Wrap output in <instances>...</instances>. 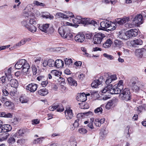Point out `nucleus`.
<instances>
[{
  "label": "nucleus",
  "instance_id": "nucleus-1",
  "mask_svg": "<svg viewBox=\"0 0 146 146\" xmlns=\"http://www.w3.org/2000/svg\"><path fill=\"white\" fill-rule=\"evenodd\" d=\"M17 69L22 68L23 72L25 75L29 74L30 66L26 60L21 59L18 61L15 64V66Z\"/></svg>",
  "mask_w": 146,
  "mask_h": 146
},
{
  "label": "nucleus",
  "instance_id": "nucleus-2",
  "mask_svg": "<svg viewBox=\"0 0 146 146\" xmlns=\"http://www.w3.org/2000/svg\"><path fill=\"white\" fill-rule=\"evenodd\" d=\"M73 21L74 23H83L85 25L90 24L94 26H96L98 25L97 22L94 21L92 20L90 21L89 18H83L79 16H77L76 18L73 19Z\"/></svg>",
  "mask_w": 146,
  "mask_h": 146
},
{
  "label": "nucleus",
  "instance_id": "nucleus-3",
  "mask_svg": "<svg viewBox=\"0 0 146 146\" xmlns=\"http://www.w3.org/2000/svg\"><path fill=\"white\" fill-rule=\"evenodd\" d=\"M139 84L138 81L135 78H132L129 83L128 86L130 89L133 91H142L143 86L141 85L140 86H138Z\"/></svg>",
  "mask_w": 146,
  "mask_h": 146
},
{
  "label": "nucleus",
  "instance_id": "nucleus-4",
  "mask_svg": "<svg viewBox=\"0 0 146 146\" xmlns=\"http://www.w3.org/2000/svg\"><path fill=\"white\" fill-rule=\"evenodd\" d=\"M113 24H111V21L106 20L102 21L100 23L101 28L99 29L103 30H107L110 31H113L115 29L116 27L113 25Z\"/></svg>",
  "mask_w": 146,
  "mask_h": 146
},
{
  "label": "nucleus",
  "instance_id": "nucleus-5",
  "mask_svg": "<svg viewBox=\"0 0 146 146\" xmlns=\"http://www.w3.org/2000/svg\"><path fill=\"white\" fill-rule=\"evenodd\" d=\"M59 33L61 36L64 38L68 40H71L72 37V34L67 29H64L62 27L58 29Z\"/></svg>",
  "mask_w": 146,
  "mask_h": 146
},
{
  "label": "nucleus",
  "instance_id": "nucleus-6",
  "mask_svg": "<svg viewBox=\"0 0 146 146\" xmlns=\"http://www.w3.org/2000/svg\"><path fill=\"white\" fill-rule=\"evenodd\" d=\"M123 89V86L121 85L120 86H116L115 85L112 87V84H110V85L107 86L104 88L101 91H121Z\"/></svg>",
  "mask_w": 146,
  "mask_h": 146
},
{
  "label": "nucleus",
  "instance_id": "nucleus-7",
  "mask_svg": "<svg viewBox=\"0 0 146 146\" xmlns=\"http://www.w3.org/2000/svg\"><path fill=\"white\" fill-rule=\"evenodd\" d=\"M105 37L104 35L102 33H100L96 34L93 38L94 43L95 44H100Z\"/></svg>",
  "mask_w": 146,
  "mask_h": 146
},
{
  "label": "nucleus",
  "instance_id": "nucleus-8",
  "mask_svg": "<svg viewBox=\"0 0 146 146\" xmlns=\"http://www.w3.org/2000/svg\"><path fill=\"white\" fill-rule=\"evenodd\" d=\"M117 93L116 94H119V97L122 100L128 101L131 99L130 92H120Z\"/></svg>",
  "mask_w": 146,
  "mask_h": 146
},
{
  "label": "nucleus",
  "instance_id": "nucleus-9",
  "mask_svg": "<svg viewBox=\"0 0 146 146\" xmlns=\"http://www.w3.org/2000/svg\"><path fill=\"white\" fill-rule=\"evenodd\" d=\"M90 95L89 94H86L84 92L78 93L76 97V99L78 101L84 102L87 100V96Z\"/></svg>",
  "mask_w": 146,
  "mask_h": 146
},
{
  "label": "nucleus",
  "instance_id": "nucleus-10",
  "mask_svg": "<svg viewBox=\"0 0 146 146\" xmlns=\"http://www.w3.org/2000/svg\"><path fill=\"white\" fill-rule=\"evenodd\" d=\"M135 54L138 57H146V50L143 48L137 49L135 52Z\"/></svg>",
  "mask_w": 146,
  "mask_h": 146
},
{
  "label": "nucleus",
  "instance_id": "nucleus-11",
  "mask_svg": "<svg viewBox=\"0 0 146 146\" xmlns=\"http://www.w3.org/2000/svg\"><path fill=\"white\" fill-rule=\"evenodd\" d=\"M133 21L137 26H138L143 23L142 15L141 14H137L136 16Z\"/></svg>",
  "mask_w": 146,
  "mask_h": 146
},
{
  "label": "nucleus",
  "instance_id": "nucleus-12",
  "mask_svg": "<svg viewBox=\"0 0 146 146\" xmlns=\"http://www.w3.org/2000/svg\"><path fill=\"white\" fill-rule=\"evenodd\" d=\"M11 129L12 127L10 125H3L2 121V125L0 127V133L8 132L11 131Z\"/></svg>",
  "mask_w": 146,
  "mask_h": 146
},
{
  "label": "nucleus",
  "instance_id": "nucleus-13",
  "mask_svg": "<svg viewBox=\"0 0 146 146\" xmlns=\"http://www.w3.org/2000/svg\"><path fill=\"white\" fill-rule=\"evenodd\" d=\"M64 112L65 117L67 119H72L73 116L72 111L70 108H66Z\"/></svg>",
  "mask_w": 146,
  "mask_h": 146
},
{
  "label": "nucleus",
  "instance_id": "nucleus-14",
  "mask_svg": "<svg viewBox=\"0 0 146 146\" xmlns=\"http://www.w3.org/2000/svg\"><path fill=\"white\" fill-rule=\"evenodd\" d=\"M85 39L84 35L82 33H79L74 37L75 41L78 42H82Z\"/></svg>",
  "mask_w": 146,
  "mask_h": 146
},
{
  "label": "nucleus",
  "instance_id": "nucleus-15",
  "mask_svg": "<svg viewBox=\"0 0 146 146\" xmlns=\"http://www.w3.org/2000/svg\"><path fill=\"white\" fill-rule=\"evenodd\" d=\"M127 31V34L129 36V38L133 37L136 36L138 33V30L136 29H132Z\"/></svg>",
  "mask_w": 146,
  "mask_h": 146
},
{
  "label": "nucleus",
  "instance_id": "nucleus-16",
  "mask_svg": "<svg viewBox=\"0 0 146 146\" xmlns=\"http://www.w3.org/2000/svg\"><path fill=\"white\" fill-rule=\"evenodd\" d=\"M115 92H114V93H111V92H101V94L103 96V99L105 100L109 99L111 97V94H117Z\"/></svg>",
  "mask_w": 146,
  "mask_h": 146
},
{
  "label": "nucleus",
  "instance_id": "nucleus-17",
  "mask_svg": "<svg viewBox=\"0 0 146 146\" xmlns=\"http://www.w3.org/2000/svg\"><path fill=\"white\" fill-rule=\"evenodd\" d=\"M117 79L116 75L115 74H113L110 76H109L106 81V84L108 86L110 85L112 81L116 80Z\"/></svg>",
  "mask_w": 146,
  "mask_h": 146
},
{
  "label": "nucleus",
  "instance_id": "nucleus-18",
  "mask_svg": "<svg viewBox=\"0 0 146 146\" xmlns=\"http://www.w3.org/2000/svg\"><path fill=\"white\" fill-rule=\"evenodd\" d=\"M127 31L125 32L124 31H119L118 35L119 37L122 39L127 40L129 39V36H128Z\"/></svg>",
  "mask_w": 146,
  "mask_h": 146
},
{
  "label": "nucleus",
  "instance_id": "nucleus-19",
  "mask_svg": "<svg viewBox=\"0 0 146 146\" xmlns=\"http://www.w3.org/2000/svg\"><path fill=\"white\" fill-rule=\"evenodd\" d=\"M49 24H45L43 25H40L38 26V28L42 31L47 33H48V29L49 28Z\"/></svg>",
  "mask_w": 146,
  "mask_h": 146
},
{
  "label": "nucleus",
  "instance_id": "nucleus-20",
  "mask_svg": "<svg viewBox=\"0 0 146 146\" xmlns=\"http://www.w3.org/2000/svg\"><path fill=\"white\" fill-rule=\"evenodd\" d=\"M129 20V17H124L122 18H119L117 19L116 22L119 25H122L126 22H128Z\"/></svg>",
  "mask_w": 146,
  "mask_h": 146
},
{
  "label": "nucleus",
  "instance_id": "nucleus-21",
  "mask_svg": "<svg viewBox=\"0 0 146 146\" xmlns=\"http://www.w3.org/2000/svg\"><path fill=\"white\" fill-rule=\"evenodd\" d=\"M38 85L36 84H29L26 87V89L30 91H35L38 88Z\"/></svg>",
  "mask_w": 146,
  "mask_h": 146
},
{
  "label": "nucleus",
  "instance_id": "nucleus-22",
  "mask_svg": "<svg viewBox=\"0 0 146 146\" xmlns=\"http://www.w3.org/2000/svg\"><path fill=\"white\" fill-rule=\"evenodd\" d=\"M115 100H109L106 105V108L109 110L115 105Z\"/></svg>",
  "mask_w": 146,
  "mask_h": 146
},
{
  "label": "nucleus",
  "instance_id": "nucleus-23",
  "mask_svg": "<svg viewBox=\"0 0 146 146\" xmlns=\"http://www.w3.org/2000/svg\"><path fill=\"white\" fill-rule=\"evenodd\" d=\"M30 39L29 38H24L20 42L13 46V47L16 48L17 47L20 46L24 44L27 41H29Z\"/></svg>",
  "mask_w": 146,
  "mask_h": 146
},
{
  "label": "nucleus",
  "instance_id": "nucleus-24",
  "mask_svg": "<svg viewBox=\"0 0 146 146\" xmlns=\"http://www.w3.org/2000/svg\"><path fill=\"white\" fill-rule=\"evenodd\" d=\"M83 113H78L77 115V117L78 118L75 121L74 123L73 124V125L74 127H78L79 126L80 121V117L83 115Z\"/></svg>",
  "mask_w": 146,
  "mask_h": 146
},
{
  "label": "nucleus",
  "instance_id": "nucleus-25",
  "mask_svg": "<svg viewBox=\"0 0 146 146\" xmlns=\"http://www.w3.org/2000/svg\"><path fill=\"white\" fill-rule=\"evenodd\" d=\"M113 43L112 40L110 39H107L103 43V47L105 48H109Z\"/></svg>",
  "mask_w": 146,
  "mask_h": 146
},
{
  "label": "nucleus",
  "instance_id": "nucleus-26",
  "mask_svg": "<svg viewBox=\"0 0 146 146\" xmlns=\"http://www.w3.org/2000/svg\"><path fill=\"white\" fill-rule=\"evenodd\" d=\"M26 132V131L25 130L21 129L17 131L16 133L15 134L14 136L17 138L23 136Z\"/></svg>",
  "mask_w": 146,
  "mask_h": 146
},
{
  "label": "nucleus",
  "instance_id": "nucleus-27",
  "mask_svg": "<svg viewBox=\"0 0 146 146\" xmlns=\"http://www.w3.org/2000/svg\"><path fill=\"white\" fill-rule=\"evenodd\" d=\"M55 63V66L57 68H59L62 67L64 65V62L61 59H57L56 60Z\"/></svg>",
  "mask_w": 146,
  "mask_h": 146
},
{
  "label": "nucleus",
  "instance_id": "nucleus-28",
  "mask_svg": "<svg viewBox=\"0 0 146 146\" xmlns=\"http://www.w3.org/2000/svg\"><path fill=\"white\" fill-rule=\"evenodd\" d=\"M105 119L103 118L100 119L99 118H97L95 119V121H94L95 125L98 127H100L101 124L104 123L105 121Z\"/></svg>",
  "mask_w": 146,
  "mask_h": 146
},
{
  "label": "nucleus",
  "instance_id": "nucleus-29",
  "mask_svg": "<svg viewBox=\"0 0 146 146\" xmlns=\"http://www.w3.org/2000/svg\"><path fill=\"white\" fill-rule=\"evenodd\" d=\"M143 41L140 39L139 38L133 40L132 42V45L133 46H135L137 45H140L142 44Z\"/></svg>",
  "mask_w": 146,
  "mask_h": 146
},
{
  "label": "nucleus",
  "instance_id": "nucleus-30",
  "mask_svg": "<svg viewBox=\"0 0 146 146\" xmlns=\"http://www.w3.org/2000/svg\"><path fill=\"white\" fill-rule=\"evenodd\" d=\"M123 45V43L121 41L115 40L114 42L113 46L115 47L120 48Z\"/></svg>",
  "mask_w": 146,
  "mask_h": 146
},
{
  "label": "nucleus",
  "instance_id": "nucleus-31",
  "mask_svg": "<svg viewBox=\"0 0 146 146\" xmlns=\"http://www.w3.org/2000/svg\"><path fill=\"white\" fill-rule=\"evenodd\" d=\"M67 80L69 84L71 86H76L77 85L76 81L72 77H69L68 78Z\"/></svg>",
  "mask_w": 146,
  "mask_h": 146
},
{
  "label": "nucleus",
  "instance_id": "nucleus-32",
  "mask_svg": "<svg viewBox=\"0 0 146 146\" xmlns=\"http://www.w3.org/2000/svg\"><path fill=\"white\" fill-rule=\"evenodd\" d=\"M69 142L71 146H76L77 142L76 141L75 137L74 136H72L70 137Z\"/></svg>",
  "mask_w": 146,
  "mask_h": 146
},
{
  "label": "nucleus",
  "instance_id": "nucleus-33",
  "mask_svg": "<svg viewBox=\"0 0 146 146\" xmlns=\"http://www.w3.org/2000/svg\"><path fill=\"white\" fill-rule=\"evenodd\" d=\"M102 83L99 80H94L92 83L91 86L93 88H96L98 86Z\"/></svg>",
  "mask_w": 146,
  "mask_h": 146
},
{
  "label": "nucleus",
  "instance_id": "nucleus-34",
  "mask_svg": "<svg viewBox=\"0 0 146 146\" xmlns=\"http://www.w3.org/2000/svg\"><path fill=\"white\" fill-rule=\"evenodd\" d=\"M10 84L12 87L15 88H17L18 86V82L15 79H12L10 81Z\"/></svg>",
  "mask_w": 146,
  "mask_h": 146
},
{
  "label": "nucleus",
  "instance_id": "nucleus-35",
  "mask_svg": "<svg viewBox=\"0 0 146 146\" xmlns=\"http://www.w3.org/2000/svg\"><path fill=\"white\" fill-rule=\"evenodd\" d=\"M4 105L5 106L8 107L9 109H12L14 107L13 103L11 101L8 100L5 102Z\"/></svg>",
  "mask_w": 146,
  "mask_h": 146
},
{
  "label": "nucleus",
  "instance_id": "nucleus-36",
  "mask_svg": "<svg viewBox=\"0 0 146 146\" xmlns=\"http://www.w3.org/2000/svg\"><path fill=\"white\" fill-rule=\"evenodd\" d=\"M0 116L6 118H11L13 116L12 114L10 113H6L4 112H0Z\"/></svg>",
  "mask_w": 146,
  "mask_h": 146
},
{
  "label": "nucleus",
  "instance_id": "nucleus-37",
  "mask_svg": "<svg viewBox=\"0 0 146 146\" xmlns=\"http://www.w3.org/2000/svg\"><path fill=\"white\" fill-rule=\"evenodd\" d=\"M11 67L9 68L7 70H6L5 72V74L7 78L10 79L12 78V75L11 74Z\"/></svg>",
  "mask_w": 146,
  "mask_h": 146
},
{
  "label": "nucleus",
  "instance_id": "nucleus-38",
  "mask_svg": "<svg viewBox=\"0 0 146 146\" xmlns=\"http://www.w3.org/2000/svg\"><path fill=\"white\" fill-rule=\"evenodd\" d=\"M29 24L30 25H35L36 24V22L35 19V17L33 16L32 17H31L29 18Z\"/></svg>",
  "mask_w": 146,
  "mask_h": 146
},
{
  "label": "nucleus",
  "instance_id": "nucleus-39",
  "mask_svg": "<svg viewBox=\"0 0 146 146\" xmlns=\"http://www.w3.org/2000/svg\"><path fill=\"white\" fill-rule=\"evenodd\" d=\"M33 4L37 6L44 7L46 6L45 3L39 2L37 1H35L33 2Z\"/></svg>",
  "mask_w": 146,
  "mask_h": 146
},
{
  "label": "nucleus",
  "instance_id": "nucleus-40",
  "mask_svg": "<svg viewBox=\"0 0 146 146\" xmlns=\"http://www.w3.org/2000/svg\"><path fill=\"white\" fill-rule=\"evenodd\" d=\"M108 133V131L106 130H104L103 131H101L100 133V138L102 139H104L106 137Z\"/></svg>",
  "mask_w": 146,
  "mask_h": 146
},
{
  "label": "nucleus",
  "instance_id": "nucleus-41",
  "mask_svg": "<svg viewBox=\"0 0 146 146\" xmlns=\"http://www.w3.org/2000/svg\"><path fill=\"white\" fill-rule=\"evenodd\" d=\"M51 73L54 75L55 76L59 77L61 76L60 75L61 74V73L60 72L56 70H52L51 71Z\"/></svg>",
  "mask_w": 146,
  "mask_h": 146
},
{
  "label": "nucleus",
  "instance_id": "nucleus-42",
  "mask_svg": "<svg viewBox=\"0 0 146 146\" xmlns=\"http://www.w3.org/2000/svg\"><path fill=\"white\" fill-rule=\"evenodd\" d=\"M28 28H28L27 29L29 31L33 33H34L36 30V27L33 25H30Z\"/></svg>",
  "mask_w": 146,
  "mask_h": 146
},
{
  "label": "nucleus",
  "instance_id": "nucleus-43",
  "mask_svg": "<svg viewBox=\"0 0 146 146\" xmlns=\"http://www.w3.org/2000/svg\"><path fill=\"white\" fill-rule=\"evenodd\" d=\"M9 134L7 133H3L1 136L0 137V139L1 141L6 140L9 136Z\"/></svg>",
  "mask_w": 146,
  "mask_h": 146
},
{
  "label": "nucleus",
  "instance_id": "nucleus-44",
  "mask_svg": "<svg viewBox=\"0 0 146 146\" xmlns=\"http://www.w3.org/2000/svg\"><path fill=\"white\" fill-rule=\"evenodd\" d=\"M22 25L25 28L29 29L28 27L29 26V23H28V21L26 20H24L22 21L21 22Z\"/></svg>",
  "mask_w": 146,
  "mask_h": 146
},
{
  "label": "nucleus",
  "instance_id": "nucleus-45",
  "mask_svg": "<svg viewBox=\"0 0 146 146\" xmlns=\"http://www.w3.org/2000/svg\"><path fill=\"white\" fill-rule=\"evenodd\" d=\"M24 15L25 17H29V18L34 16L33 14L30 11L27 12L26 11H24Z\"/></svg>",
  "mask_w": 146,
  "mask_h": 146
},
{
  "label": "nucleus",
  "instance_id": "nucleus-46",
  "mask_svg": "<svg viewBox=\"0 0 146 146\" xmlns=\"http://www.w3.org/2000/svg\"><path fill=\"white\" fill-rule=\"evenodd\" d=\"M55 62L52 59H49L48 60V66L50 67L55 66Z\"/></svg>",
  "mask_w": 146,
  "mask_h": 146
},
{
  "label": "nucleus",
  "instance_id": "nucleus-47",
  "mask_svg": "<svg viewBox=\"0 0 146 146\" xmlns=\"http://www.w3.org/2000/svg\"><path fill=\"white\" fill-rule=\"evenodd\" d=\"M78 132L82 135L86 134L88 132L87 130L84 128H80L78 130Z\"/></svg>",
  "mask_w": 146,
  "mask_h": 146
},
{
  "label": "nucleus",
  "instance_id": "nucleus-48",
  "mask_svg": "<svg viewBox=\"0 0 146 146\" xmlns=\"http://www.w3.org/2000/svg\"><path fill=\"white\" fill-rule=\"evenodd\" d=\"M9 78L7 79L6 76H3L1 77L0 79L3 83H4V84L6 85L9 81Z\"/></svg>",
  "mask_w": 146,
  "mask_h": 146
},
{
  "label": "nucleus",
  "instance_id": "nucleus-49",
  "mask_svg": "<svg viewBox=\"0 0 146 146\" xmlns=\"http://www.w3.org/2000/svg\"><path fill=\"white\" fill-rule=\"evenodd\" d=\"M65 64L67 65H70L72 63V60L71 59L65 58L64 59Z\"/></svg>",
  "mask_w": 146,
  "mask_h": 146
},
{
  "label": "nucleus",
  "instance_id": "nucleus-50",
  "mask_svg": "<svg viewBox=\"0 0 146 146\" xmlns=\"http://www.w3.org/2000/svg\"><path fill=\"white\" fill-rule=\"evenodd\" d=\"M103 109L101 107H100L97 108L94 110V112L96 113L101 114L102 113Z\"/></svg>",
  "mask_w": 146,
  "mask_h": 146
},
{
  "label": "nucleus",
  "instance_id": "nucleus-51",
  "mask_svg": "<svg viewBox=\"0 0 146 146\" xmlns=\"http://www.w3.org/2000/svg\"><path fill=\"white\" fill-rule=\"evenodd\" d=\"M20 101L22 103H26L28 99L25 97L21 96L20 98Z\"/></svg>",
  "mask_w": 146,
  "mask_h": 146
},
{
  "label": "nucleus",
  "instance_id": "nucleus-52",
  "mask_svg": "<svg viewBox=\"0 0 146 146\" xmlns=\"http://www.w3.org/2000/svg\"><path fill=\"white\" fill-rule=\"evenodd\" d=\"M56 15L58 16L61 18H64L67 19L68 18V17H67V16L64 14L60 12L56 14Z\"/></svg>",
  "mask_w": 146,
  "mask_h": 146
},
{
  "label": "nucleus",
  "instance_id": "nucleus-53",
  "mask_svg": "<svg viewBox=\"0 0 146 146\" xmlns=\"http://www.w3.org/2000/svg\"><path fill=\"white\" fill-rule=\"evenodd\" d=\"M26 141V140L23 139H19L17 141V143L19 145H23L24 144Z\"/></svg>",
  "mask_w": 146,
  "mask_h": 146
},
{
  "label": "nucleus",
  "instance_id": "nucleus-54",
  "mask_svg": "<svg viewBox=\"0 0 146 146\" xmlns=\"http://www.w3.org/2000/svg\"><path fill=\"white\" fill-rule=\"evenodd\" d=\"M104 56L109 60H113V57L111 55L107 54L106 53H104L103 54Z\"/></svg>",
  "mask_w": 146,
  "mask_h": 146
},
{
  "label": "nucleus",
  "instance_id": "nucleus-55",
  "mask_svg": "<svg viewBox=\"0 0 146 146\" xmlns=\"http://www.w3.org/2000/svg\"><path fill=\"white\" fill-rule=\"evenodd\" d=\"M56 106H58V108H57V111L58 112H62L64 110V108L63 106L61 105L60 106L59 105H57Z\"/></svg>",
  "mask_w": 146,
  "mask_h": 146
},
{
  "label": "nucleus",
  "instance_id": "nucleus-56",
  "mask_svg": "<svg viewBox=\"0 0 146 146\" xmlns=\"http://www.w3.org/2000/svg\"><path fill=\"white\" fill-rule=\"evenodd\" d=\"M31 68L33 75H36L37 73V69L36 66L35 65H32Z\"/></svg>",
  "mask_w": 146,
  "mask_h": 146
},
{
  "label": "nucleus",
  "instance_id": "nucleus-57",
  "mask_svg": "<svg viewBox=\"0 0 146 146\" xmlns=\"http://www.w3.org/2000/svg\"><path fill=\"white\" fill-rule=\"evenodd\" d=\"M43 138V137H41L40 138H38L36 139H35L33 142V143L37 144L38 143H41V141L40 139Z\"/></svg>",
  "mask_w": 146,
  "mask_h": 146
},
{
  "label": "nucleus",
  "instance_id": "nucleus-58",
  "mask_svg": "<svg viewBox=\"0 0 146 146\" xmlns=\"http://www.w3.org/2000/svg\"><path fill=\"white\" fill-rule=\"evenodd\" d=\"M15 139L13 137H10L8 141V143L9 144H12L14 143L15 142Z\"/></svg>",
  "mask_w": 146,
  "mask_h": 146
},
{
  "label": "nucleus",
  "instance_id": "nucleus-59",
  "mask_svg": "<svg viewBox=\"0 0 146 146\" xmlns=\"http://www.w3.org/2000/svg\"><path fill=\"white\" fill-rule=\"evenodd\" d=\"M48 83V81L47 80L45 81H42L41 82V85L43 87H46Z\"/></svg>",
  "mask_w": 146,
  "mask_h": 146
},
{
  "label": "nucleus",
  "instance_id": "nucleus-60",
  "mask_svg": "<svg viewBox=\"0 0 146 146\" xmlns=\"http://www.w3.org/2000/svg\"><path fill=\"white\" fill-rule=\"evenodd\" d=\"M98 92H92L91 95L92 97L98 98L99 97V95L98 93Z\"/></svg>",
  "mask_w": 146,
  "mask_h": 146
},
{
  "label": "nucleus",
  "instance_id": "nucleus-61",
  "mask_svg": "<svg viewBox=\"0 0 146 146\" xmlns=\"http://www.w3.org/2000/svg\"><path fill=\"white\" fill-rule=\"evenodd\" d=\"M42 17L43 18H45L46 19H53L54 17L53 16H52V15H42Z\"/></svg>",
  "mask_w": 146,
  "mask_h": 146
},
{
  "label": "nucleus",
  "instance_id": "nucleus-62",
  "mask_svg": "<svg viewBox=\"0 0 146 146\" xmlns=\"http://www.w3.org/2000/svg\"><path fill=\"white\" fill-rule=\"evenodd\" d=\"M58 108L57 106H50L48 108V110L51 111H53Z\"/></svg>",
  "mask_w": 146,
  "mask_h": 146
},
{
  "label": "nucleus",
  "instance_id": "nucleus-63",
  "mask_svg": "<svg viewBox=\"0 0 146 146\" xmlns=\"http://www.w3.org/2000/svg\"><path fill=\"white\" fill-rule=\"evenodd\" d=\"M58 81L59 84H61L62 82H64V79L61 77V76L59 77V78L58 79Z\"/></svg>",
  "mask_w": 146,
  "mask_h": 146
},
{
  "label": "nucleus",
  "instance_id": "nucleus-64",
  "mask_svg": "<svg viewBox=\"0 0 146 146\" xmlns=\"http://www.w3.org/2000/svg\"><path fill=\"white\" fill-rule=\"evenodd\" d=\"M41 60V58L40 57L35 58L34 61L35 62L38 63H39Z\"/></svg>",
  "mask_w": 146,
  "mask_h": 146
}]
</instances>
